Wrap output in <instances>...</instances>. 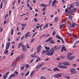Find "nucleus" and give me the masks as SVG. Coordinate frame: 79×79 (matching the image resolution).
<instances>
[{"instance_id": "obj_60", "label": "nucleus", "mask_w": 79, "mask_h": 79, "mask_svg": "<svg viewBox=\"0 0 79 79\" xmlns=\"http://www.w3.org/2000/svg\"><path fill=\"white\" fill-rule=\"evenodd\" d=\"M47 70L48 71H52V69H47Z\"/></svg>"}, {"instance_id": "obj_11", "label": "nucleus", "mask_w": 79, "mask_h": 79, "mask_svg": "<svg viewBox=\"0 0 79 79\" xmlns=\"http://www.w3.org/2000/svg\"><path fill=\"white\" fill-rule=\"evenodd\" d=\"M76 25V23H73V24H71L70 25V27H75V25Z\"/></svg>"}, {"instance_id": "obj_54", "label": "nucleus", "mask_w": 79, "mask_h": 79, "mask_svg": "<svg viewBox=\"0 0 79 79\" xmlns=\"http://www.w3.org/2000/svg\"><path fill=\"white\" fill-rule=\"evenodd\" d=\"M13 54H14V53L13 52H12L10 54V56H13Z\"/></svg>"}, {"instance_id": "obj_13", "label": "nucleus", "mask_w": 79, "mask_h": 79, "mask_svg": "<svg viewBox=\"0 0 79 79\" xmlns=\"http://www.w3.org/2000/svg\"><path fill=\"white\" fill-rule=\"evenodd\" d=\"M21 45H22V43L20 42L18 44V47H17V48H19Z\"/></svg>"}, {"instance_id": "obj_25", "label": "nucleus", "mask_w": 79, "mask_h": 79, "mask_svg": "<svg viewBox=\"0 0 79 79\" xmlns=\"http://www.w3.org/2000/svg\"><path fill=\"white\" fill-rule=\"evenodd\" d=\"M14 33V30L13 29H12L11 30V35H13V33Z\"/></svg>"}, {"instance_id": "obj_22", "label": "nucleus", "mask_w": 79, "mask_h": 79, "mask_svg": "<svg viewBox=\"0 0 79 79\" xmlns=\"http://www.w3.org/2000/svg\"><path fill=\"white\" fill-rule=\"evenodd\" d=\"M53 77L54 78H57L58 77L57 74H56L53 76Z\"/></svg>"}, {"instance_id": "obj_38", "label": "nucleus", "mask_w": 79, "mask_h": 79, "mask_svg": "<svg viewBox=\"0 0 79 79\" xmlns=\"http://www.w3.org/2000/svg\"><path fill=\"white\" fill-rule=\"evenodd\" d=\"M37 34V32H35L33 35L32 36V38H33V37H34V36H35L36 34Z\"/></svg>"}, {"instance_id": "obj_42", "label": "nucleus", "mask_w": 79, "mask_h": 79, "mask_svg": "<svg viewBox=\"0 0 79 79\" xmlns=\"http://www.w3.org/2000/svg\"><path fill=\"white\" fill-rule=\"evenodd\" d=\"M30 66L29 64H27L26 65V68H29Z\"/></svg>"}, {"instance_id": "obj_28", "label": "nucleus", "mask_w": 79, "mask_h": 79, "mask_svg": "<svg viewBox=\"0 0 79 79\" xmlns=\"http://www.w3.org/2000/svg\"><path fill=\"white\" fill-rule=\"evenodd\" d=\"M48 4H47L46 5L45 4H44L43 5V7H47V6H48Z\"/></svg>"}, {"instance_id": "obj_58", "label": "nucleus", "mask_w": 79, "mask_h": 79, "mask_svg": "<svg viewBox=\"0 0 79 79\" xmlns=\"http://www.w3.org/2000/svg\"><path fill=\"white\" fill-rule=\"evenodd\" d=\"M67 79H69L70 78V76H69L68 77H65Z\"/></svg>"}, {"instance_id": "obj_4", "label": "nucleus", "mask_w": 79, "mask_h": 79, "mask_svg": "<svg viewBox=\"0 0 79 79\" xmlns=\"http://www.w3.org/2000/svg\"><path fill=\"white\" fill-rule=\"evenodd\" d=\"M10 42H9V43H7V44H6V48L8 49L10 47Z\"/></svg>"}, {"instance_id": "obj_8", "label": "nucleus", "mask_w": 79, "mask_h": 79, "mask_svg": "<svg viewBox=\"0 0 79 79\" xmlns=\"http://www.w3.org/2000/svg\"><path fill=\"white\" fill-rule=\"evenodd\" d=\"M59 67H60V68H63V69H66V68H67V66H64V65L60 66Z\"/></svg>"}, {"instance_id": "obj_63", "label": "nucleus", "mask_w": 79, "mask_h": 79, "mask_svg": "<svg viewBox=\"0 0 79 79\" xmlns=\"http://www.w3.org/2000/svg\"><path fill=\"white\" fill-rule=\"evenodd\" d=\"M39 27H40L39 26H36V29H39Z\"/></svg>"}, {"instance_id": "obj_57", "label": "nucleus", "mask_w": 79, "mask_h": 79, "mask_svg": "<svg viewBox=\"0 0 79 79\" xmlns=\"http://www.w3.org/2000/svg\"><path fill=\"white\" fill-rule=\"evenodd\" d=\"M52 39H53V38L52 37H50L48 40H52Z\"/></svg>"}, {"instance_id": "obj_16", "label": "nucleus", "mask_w": 79, "mask_h": 79, "mask_svg": "<svg viewBox=\"0 0 79 79\" xmlns=\"http://www.w3.org/2000/svg\"><path fill=\"white\" fill-rule=\"evenodd\" d=\"M48 24H49L48 23L46 24V25L44 26V27L43 28V29H45L46 27L47 28L48 27Z\"/></svg>"}, {"instance_id": "obj_39", "label": "nucleus", "mask_w": 79, "mask_h": 79, "mask_svg": "<svg viewBox=\"0 0 79 79\" xmlns=\"http://www.w3.org/2000/svg\"><path fill=\"white\" fill-rule=\"evenodd\" d=\"M14 74H15L18 75L19 74L18 72L16 71H15L14 72Z\"/></svg>"}, {"instance_id": "obj_61", "label": "nucleus", "mask_w": 79, "mask_h": 79, "mask_svg": "<svg viewBox=\"0 0 79 79\" xmlns=\"http://www.w3.org/2000/svg\"><path fill=\"white\" fill-rule=\"evenodd\" d=\"M24 36H22L21 39V40H22L23 39V38H24Z\"/></svg>"}, {"instance_id": "obj_2", "label": "nucleus", "mask_w": 79, "mask_h": 79, "mask_svg": "<svg viewBox=\"0 0 79 79\" xmlns=\"http://www.w3.org/2000/svg\"><path fill=\"white\" fill-rule=\"evenodd\" d=\"M70 72L71 74H76L77 73L76 70L75 69H70Z\"/></svg>"}, {"instance_id": "obj_9", "label": "nucleus", "mask_w": 79, "mask_h": 79, "mask_svg": "<svg viewBox=\"0 0 79 79\" xmlns=\"http://www.w3.org/2000/svg\"><path fill=\"white\" fill-rule=\"evenodd\" d=\"M76 9H73L72 10L69 11L68 12L69 13H71L72 12H74L75 11H76Z\"/></svg>"}, {"instance_id": "obj_33", "label": "nucleus", "mask_w": 79, "mask_h": 79, "mask_svg": "<svg viewBox=\"0 0 79 79\" xmlns=\"http://www.w3.org/2000/svg\"><path fill=\"white\" fill-rule=\"evenodd\" d=\"M40 60V58H38L36 61V62L37 63Z\"/></svg>"}, {"instance_id": "obj_30", "label": "nucleus", "mask_w": 79, "mask_h": 79, "mask_svg": "<svg viewBox=\"0 0 79 79\" xmlns=\"http://www.w3.org/2000/svg\"><path fill=\"white\" fill-rule=\"evenodd\" d=\"M50 43L52 44H55V42H54L53 40H52L50 41Z\"/></svg>"}, {"instance_id": "obj_6", "label": "nucleus", "mask_w": 79, "mask_h": 79, "mask_svg": "<svg viewBox=\"0 0 79 79\" xmlns=\"http://www.w3.org/2000/svg\"><path fill=\"white\" fill-rule=\"evenodd\" d=\"M43 64H44V63H42V64H41L40 65H38L36 67V69H39V68H41L42 66H43Z\"/></svg>"}, {"instance_id": "obj_29", "label": "nucleus", "mask_w": 79, "mask_h": 79, "mask_svg": "<svg viewBox=\"0 0 79 79\" xmlns=\"http://www.w3.org/2000/svg\"><path fill=\"white\" fill-rule=\"evenodd\" d=\"M29 74V71H28L26 73V74H25V76H28V75Z\"/></svg>"}, {"instance_id": "obj_34", "label": "nucleus", "mask_w": 79, "mask_h": 79, "mask_svg": "<svg viewBox=\"0 0 79 79\" xmlns=\"http://www.w3.org/2000/svg\"><path fill=\"white\" fill-rule=\"evenodd\" d=\"M37 53H39V52H40V49L37 48Z\"/></svg>"}, {"instance_id": "obj_18", "label": "nucleus", "mask_w": 79, "mask_h": 79, "mask_svg": "<svg viewBox=\"0 0 79 79\" xmlns=\"http://www.w3.org/2000/svg\"><path fill=\"white\" fill-rule=\"evenodd\" d=\"M65 48H66L64 46L62 48H61L62 52H63V50H64L65 49Z\"/></svg>"}, {"instance_id": "obj_56", "label": "nucleus", "mask_w": 79, "mask_h": 79, "mask_svg": "<svg viewBox=\"0 0 79 79\" xmlns=\"http://www.w3.org/2000/svg\"><path fill=\"white\" fill-rule=\"evenodd\" d=\"M34 19L35 22H37V19H36V18H35Z\"/></svg>"}, {"instance_id": "obj_19", "label": "nucleus", "mask_w": 79, "mask_h": 79, "mask_svg": "<svg viewBox=\"0 0 79 79\" xmlns=\"http://www.w3.org/2000/svg\"><path fill=\"white\" fill-rule=\"evenodd\" d=\"M58 20V18L57 17H56L54 21H55V22H56V23H57Z\"/></svg>"}, {"instance_id": "obj_5", "label": "nucleus", "mask_w": 79, "mask_h": 79, "mask_svg": "<svg viewBox=\"0 0 79 79\" xmlns=\"http://www.w3.org/2000/svg\"><path fill=\"white\" fill-rule=\"evenodd\" d=\"M63 64L64 65H65V66H69V65H70V64L68 61L64 62L63 63Z\"/></svg>"}, {"instance_id": "obj_23", "label": "nucleus", "mask_w": 79, "mask_h": 79, "mask_svg": "<svg viewBox=\"0 0 79 79\" xmlns=\"http://www.w3.org/2000/svg\"><path fill=\"white\" fill-rule=\"evenodd\" d=\"M45 53H47V51H45V50H43L42 51V54H44Z\"/></svg>"}, {"instance_id": "obj_43", "label": "nucleus", "mask_w": 79, "mask_h": 79, "mask_svg": "<svg viewBox=\"0 0 79 79\" xmlns=\"http://www.w3.org/2000/svg\"><path fill=\"white\" fill-rule=\"evenodd\" d=\"M65 56H60V57L61 58H62V59H64V58H65Z\"/></svg>"}, {"instance_id": "obj_24", "label": "nucleus", "mask_w": 79, "mask_h": 79, "mask_svg": "<svg viewBox=\"0 0 79 79\" xmlns=\"http://www.w3.org/2000/svg\"><path fill=\"white\" fill-rule=\"evenodd\" d=\"M71 55H72V53H69L67 54V57L71 56Z\"/></svg>"}, {"instance_id": "obj_46", "label": "nucleus", "mask_w": 79, "mask_h": 79, "mask_svg": "<svg viewBox=\"0 0 79 79\" xmlns=\"http://www.w3.org/2000/svg\"><path fill=\"white\" fill-rule=\"evenodd\" d=\"M47 69V68L45 67H43L41 69V70L43 71V70H44V69Z\"/></svg>"}, {"instance_id": "obj_35", "label": "nucleus", "mask_w": 79, "mask_h": 79, "mask_svg": "<svg viewBox=\"0 0 79 79\" xmlns=\"http://www.w3.org/2000/svg\"><path fill=\"white\" fill-rule=\"evenodd\" d=\"M5 76H3L4 79H6V78L7 77V76L6 75V74L4 75Z\"/></svg>"}, {"instance_id": "obj_37", "label": "nucleus", "mask_w": 79, "mask_h": 79, "mask_svg": "<svg viewBox=\"0 0 79 79\" xmlns=\"http://www.w3.org/2000/svg\"><path fill=\"white\" fill-rule=\"evenodd\" d=\"M2 7H3V2H2L1 4V9L2 8Z\"/></svg>"}, {"instance_id": "obj_49", "label": "nucleus", "mask_w": 79, "mask_h": 79, "mask_svg": "<svg viewBox=\"0 0 79 79\" xmlns=\"http://www.w3.org/2000/svg\"><path fill=\"white\" fill-rule=\"evenodd\" d=\"M79 40H78V41L76 42L75 43V44H79Z\"/></svg>"}, {"instance_id": "obj_44", "label": "nucleus", "mask_w": 79, "mask_h": 79, "mask_svg": "<svg viewBox=\"0 0 79 79\" xmlns=\"http://www.w3.org/2000/svg\"><path fill=\"white\" fill-rule=\"evenodd\" d=\"M48 60H49V58H47L46 59H45L44 61H48Z\"/></svg>"}, {"instance_id": "obj_36", "label": "nucleus", "mask_w": 79, "mask_h": 79, "mask_svg": "<svg viewBox=\"0 0 79 79\" xmlns=\"http://www.w3.org/2000/svg\"><path fill=\"white\" fill-rule=\"evenodd\" d=\"M22 49L23 51H25L26 50V46L23 47Z\"/></svg>"}, {"instance_id": "obj_52", "label": "nucleus", "mask_w": 79, "mask_h": 79, "mask_svg": "<svg viewBox=\"0 0 79 79\" xmlns=\"http://www.w3.org/2000/svg\"><path fill=\"white\" fill-rule=\"evenodd\" d=\"M20 57H21V56H19L17 59H16L15 60H16V61H17V60H18V59L19 58H20Z\"/></svg>"}, {"instance_id": "obj_1", "label": "nucleus", "mask_w": 79, "mask_h": 79, "mask_svg": "<svg viewBox=\"0 0 79 79\" xmlns=\"http://www.w3.org/2000/svg\"><path fill=\"white\" fill-rule=\"evenodd\" d=\"M58 50L57 47L56 46H54L53 47V48H51L49 51V52H51L50 53H47L46 54V55L49 56V55L52 56L53 55V54L55 52V50Z\"/></svg>"}, {"instance_id": "obj_48", "label": "nucleus", "mask_w": 79, "mask_h": 79, "mask_svg": "<svg viewBox=\"0 0 79 79\" xmlns=\"http://www.w3.org/2000/svg\"><path fill=\"white\" fill-rule=\"evenodd\" d=\"M73 66H74V67H76V66H77V64H74L73 65Z\"/></svg>"}, {"instance_id": "obj_10", "label": "nucleus", "mask_w": 79, "mask_h": 79, "mask_svg": "<svg viewBox=\"0 0 79 79\" xmlns=\"http://www.w3.org/2000/svg\"><path fill=\"white\" fill-rule=\"evenodd\" d=\"M45 48L46 50V51H47V52H48V51L50 49V48L49 47H45Z\"/></svg>"}, {"instance_id": "obj_62", "label": "nucleus", "mask_w": 79, "mask_h": 79, "mask_svg": "<svg viewBox=\"0 0 79 79\" xmlns=\"http://www.w3.org/2000/svg\"><path fill=\"white\" fill-rule=\"evenodd\" d=\"M24 73H21V75L23 77V76H24Z\"/></svg>"}, {"instance_id": "obj_47", "label": "nucleus", "mask_w": 79, "mask_h": 79, "mask_svg": "<svg viewBox=\"0 0 79 79\" xmlns=\"http://www.w3.org/2000/svg\"><path fill=\"white\" fill-rule=\"evenodd\" d=\"M30 56L31 57H34L35 56V55H34L33 54H31L30 55Z\"/></svg>"}, {"instance_id": "obj_14", "label": "nucleus", "mask_w": 79, "mask_h": 79, "mask_svg": "<svg viewBox=\"0 0 79 79\" xmlns=\"http://www.w3.org/2000/svg\"><path fill=\"white\" fill-rule=\"evenodd\" d=\"M8 49L6 48V49H5L6 51L4 52V53H8V52H9V51L8 50Z\"/></svg>"}, {"instance_id": "obj_31", "label": "nucleus", "mask_w": 79, "mask_h": 79, "mask_svg": "<svg viewBox=\"0 0 79 79\" xmlns=\"http://www.w3.org/2000/svg\"><path fill=\"white\" fill-rule=\"evenodd\" d=\"M55 34H56V31H53L52 34V35L54 36Z\"/></svg>"}, {"instance_id": "obj_17", "label": "nucleus", "mask_w": 79, "mask_h": 79, "mask_svg": "<svg viewBox=\"0 0 79 79\" xmlns=\"http://www.w3.org/2000/svg\"><path fill=\"white\" fill-rule=\"evenodd\" d=\"M34 73H35V70H33L31 73V77H32L33 75H34Z\"/></svg>"}, {"instance_id": "obj_64", "label": "nucleus", "mask_w": 79, "mask_h": 79, "mask_svg": "<svg viewBox=\"0 0 79 79\" xmlns=\"http://www.w3.org/2000/svg\"><path fill=\"white\" fill-rule=\"evenodd\" d=\"M69 19H72V16H70L69 17Z\"/></svg>"}, {"instance_id": "obj_59", "label": "nucleus", "mask_w": 79, "mask_h": 79, "mask_svg": "<svg viewBox=\"0 0 79 79\" xmlns=\"http://www.w3.org/2000/svg\"><path fill=\"white\" fill-rule=\"evenodd\" d=\"M37 48H40H40H41V45H39V46L37 47Z\"/></svg>"}, {"instance_id": "obj_15", "label": "nucleus", "mask_w": 79, "mask_h": 79, "mask_svg": "<svg viewBox=\"0 0 79 79\" xmlns=\"http://www.w3.org/2000/svg\"><path fill=\"white\" fill-rule=\"evenodd\" d=\"M54 71H60V69L58 68H56L53 69Z\"/></svg>"}, {"instance_id": "obj_51", "label": "nucleus", "mask_w": 79, "mask_h": 79, "mask_svg": "<svg viewBox=\"0 0 79 79\" xmlns=\"http://www.w3.org/2000/svg\"><path fill=\"white\" fill-rule=\"evenodd\" d=\"M8 16V14H7V15H6V16H5V18H4V19H6V17H7V16Z\"/></svg>"}, {"instance_id": "obj_20", "label": "nucleus", "mask_w": 79, "mask_h": 79, "mask_svg": "<svg viewBox=\"0 0 79 79\" xmlns=\"http://www.w3.org/2000/svg\"><path fill=\"white\" fill-rule=\"evenodd\" d=\"M24 68H25V66L24 65L23 67L21 66L20 67V69H21L22 70H24Z\"/></svg>"}, {"instance_id": "obj_32", "label": "nucleus", "mask_w": 79, "mask_h": 79, "mask_svg": "<svg viewBox=\"0 0 79 79\" xmlns=\"http://www.w3.org/2000/svg\"><path fill=\"white\" fill-rule=\"evenodd\" d=\"M58 77H61V73H58L57 74Z\"/></svg>"}, {"instance_id": "obj_40", "label": "nucleus", "mask_w": 79, "mask_h": 79, "mask_svg": "<svg viewBox=\"0 0 79 79\" xmlns=\"http://www.w3.org/2000/svg\"><path fill=\"white\" fill-rule=\"evenodd\" d=\"M63 26H64V24H62V25H61L60 27V29H61V28H62V27H63Z\"/></svg>"}, {"instance_id": "obj_55", "label": "nucleus", "mask_w": 79, "mask_h": 79, "mask_svg": "<svg viewBox=\"0 0 79 79\" xmlns=\"http://www.w3.org/2000/svg\"><path fill=\"white\" fill-rule=\"evenodd\" d=\"M62 39V41L63 44H64V40H63V38H61Z\"/></svg>"}, {"instance_id": "obj_41", "label": "nucleus", "mask_w": 79, "mask_h": 79, "mask_svg": "<svg viewBox=\"0 0 79 79\" xmlns=\"http://www.w3.org/2000/svg\"><path fill=\"white\" fill-rule=\"evenodd\" d=\"M73 37H74V39H77V36H75L74 35H73Z\"/></svg>"}, {"instance_id": "obj_45", "label": "nucleus", "mask_w": 79, "mask_h": 79, "mask_svg": "<svg viewBox=\"0 0 79 79\" xmlns=\"http://www.w3.org/2000/svg\"><path fill=\"white\" fill-rule=\"evenodd\" d=\"M67 59L69 60H70V59H71V56L69 57H67Z\"/></svg>"}, {"instance_id": "obj_21", "label": "nucleus", "mask_w": 79, "mask_h": 79, "mask_svg": "<svg viewBox=\"0 0 79 79\" xmlns=\"http://www.w3.org/2000/svg\"><path fill=\"white\" fill-rule=\"evenodd\" d=\"M76 6H79V2H76Z\"/></svg>"}, {"instance_id": "obj_26", "label": "nucleus", "mask_w": 79, "mask_h": 79, "mask_svg": "<svg viewBox=\"0 0 79 79\" xmlns=\"http://www.w3.org/2000/svg\"><path fill=\"white\" fill-rule=\"evenodd\" d=\"M40 79H46V77H45L44 76H41L40 77Z\"/></svg>"}, {"instance_id": "obj_7", "label": "nucleus", "mask_w": 79, "mask_h": 79, "mask_svg": "<svg viewBox=\"0 0 79 79\" xmlns=\"http://www.w3.org/2000/svg\"><path fill=\"white\" fill-rule=\"evenodd\" d=\"M15 77V75L14 74H12L8 78V79H10L12 77Z\"/></svg>"}, {"instance_id": "obj_27", "label": "nucleus", "mask_w": 79, "mask_h": 79, "mask_svg": "<svg viewBox=\"0 0 79 79\" xmlns=\"http://www.w3.org/2000/svg\"><path fill=\"white\" fill-rule=\"evenodd\" d=\"M74 58H75L74 56H73L72 57H71V59H69V60H74Z\"/></svg>"}, {"instance_id": "obj_3", "label": "nucleus", "mask_w": 79, "mask_h": 79, "mask_svg": "<svg viewBox=\"0 0 79 79\" xmlns=\"http://www.w3.org/2000/svg\"><path fill=\"white\" fill-rule=\"evenodd\" d=\"M57 3V4H58V2L57 1H56V0H54L52 4V6H55V7H56V5H55V2Z\"/></svg>"}, {"instance_id": "obj_53", "label": "nucleus", "mask_w": 79, "mask_h": 79, "mask_svg": "<svg viewBox=\"0 0 79 79\" xmlns=\"http://www.w3.org/2000/svg\"><path fill=\"white\" fill-rule=\"evenodd\" d=\"M45 10H46V8L45 7L43 9V12H44V11H45Z\"/></svg>"}, {"instance_id": "obj_12", "label": "nucleus", "mask_w": 79, "mask_h": 79, "mask_svg": "<svg viewBox=\"0 0 79 79\" xmlns=\"http://www.w3.org/2000/svg\"><path fill=\"white\" fill-rule=\"evenodd\" d=\"M56 37L57 38V39H60V40H61V39H62V38H61V37H60L59 36H58V35H56Z\"/></svg>"}, {"instance_id": "obj_50", "label": "nucleus", "mask_w": 79, "mask_h": 79, "mask_svg": "<svg viewBox=\"0 0 79 79\" xmlns=\"http://www.w3.org/2000/svg\"><path fill=\"white\" fill-rule=\"evenodd\" d=\"M34 40H35V39H32L31 40V42H34Z\"/></svg>"}]
</instances>
